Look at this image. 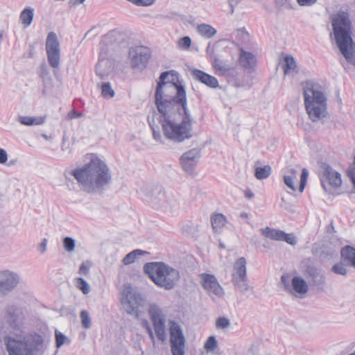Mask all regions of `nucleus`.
Masks as SVG:
<instances>
[{"label": "nucleus", "mask_w": 355, "mask_h": 355, "mask_svg": "<svg viewBox=\"0 0 355 355\" xmlns=\"http://www.w3.org/2000/svg\"><path fill=\"white\" fill-rule=\"evenodd\" d=\"M304 104L309 117L316 121L325 116L326 98L318 87L311 82L302 83Z\"/></svg>", "instance_id": "20e7f679"}, {"label": "nucleus", "mask_w": 355, "mask_h": 355, "mask_svg": "<svg viewBox=\"0 0 355 355\" xmlns=\"http://www.w3.org/2000/svg\"><path fill=\"white\" fill-rule=\"evenodd\" d=\"M340 254L343 260L349 261L352 266L355 268V248L347 245L341 250Z\"/></svg>", "instance_id": "b1692460"}, {"label": "nucleus", "mask_w": 355, "mask_h": 355, "mask_svg": "<svg viewBox=\"0 0 355 355\" xmlns=\"http://www.w3.org/2000/svg\"><path fill=\"white\" fill-rule=\"evenodd\" d=\"M86 158L89 159L88 163L71 172L77 182L83 185L97 187L108 184L112 175L106 163L94 153L87 154Z\"/></svg>", "instance_id": "f03ea898"}, {"label": "nucleus", "mask_w": 355, "mask_h": 355, "mask_svg": "<svg viewBox=\"0 0 355 355\" xmlns=\"http://www.w3.org/2000/svg\"><path fill=\"white\" fill-rule=\"evenodd\" d=\"M297 170L293 168H288L285 171L284 182L285 184L292 191H296L294 181L297 178Z\"/></svg>", "instance_id": "6ab92c4d"}, {"label": "nucleus", "mask_w": 355, "mask_h": 355, "mask_svg": "<svg viewBox=\"0 0 355 355\" xmlns=\"http://www.w3.org/2000/svg\"><path fill=\"white\" fill-rule=\"evenodd\" d=\"M347 175L351 179L352 183L355 186V156L354 158V162L352 166L349 168L347 171Z\"/></svg>", "instance_id": "79ce46f5"}, {"label": "nucleus", "mask_w": 355, "mask_h": 355, "mask_svg": "<svg viewBox=\"0 0 355 355\" xmlns=\"http://www.w3.org/2000/svg\"><path fill=\"white\" fill-rule=\"evenodd\" d=\"M334 272L339 275H345L347 273V270L343 263H336L332 267Z\"/></svg>", "instance_id": "a19ab883"}, {"label": "nucleus", "mask_w": 355, "mask_h": 355, "mask_svg": "<svg viewBox=\"0 0 355 355\" xmlns=\"http://www.w3.org/2000/svg\"><path fill=\"white\" fill-rule=\"evenodd\" d=\"M130 55L133 67L139 66L146 67L151 58V51L150 48L145 46H137L131 48Z\"/></svg>", "instance_id": "9b49d317"}, {"label": "nucleus", "mask_w": 355, "mask_h": 355, "mask_svg": "<svg viewBox=\"0 0 355 355\" xmlns=\"http://www.w3.org/2000/svg\"><path fill=\"white\" fill-rule=\"evenodd\" d=\"M189 160V155L187 153H184L182 157H181V164L182 165L183 167H185L186 164H187V162Z\"/></svg>", "instance_id": "09e8293b"}, {"label": "nucleus", "mask_w": 355, "mask_h": 355, "mask_svg": "<svg viewBox=\"0 0 355 355\" xmlns=\"http://www.w3.org/2000/svg\"><path fill=\"white\" fill-rule=\"evenodd\" d=\"M340 254L343 260L349 261L352 266L355 268V248L347 245L341 250Z\"/></svg>", "instance_id": "393cba45"}, {"label": "nucleus", "mask_w": 355, "mask_h": 355, "mask_svg": "<svg viewBox=\"0 0 355 355\" xmlns=\"http://www.w3.org/2000/svg\"><path fill=\"white\" fill-rule=\"evenodd\" d=\"M153 134H154L155 137L156 138L155 132V131H153Z\"/></svg>", "instance_id": "5fc2aeb1"}, {"label": "nucleus", "mask_w": 355, "mask_h": 355, "mask_svg": "<svg viewBox=\"0 0 355 355\" xmlns=\"http://www.w3.org/2000/svg\"><path fill=\"white\" fill-rule=\"evenodd\" d=\"M282 282L285 285V286H287L288 285L289 282V277L288 275H282Z\"/></svg>", "instance_id": "8fccbe9b"}, {"label": "nucleus", "mask_w": 355, "mask_h": 355, "mask_svg": "<svg viewBox=\"0 0 355 355\" xmlns=\"http://www.w3.org/2000/svg\"><path fill=\"white\" fill-rule=\"evenodd\" d=\"M26 343L12 338L6 340V348L9 355H24Z\"/></svg>", "instance_id": "f3484780"}, {"label": "nucleus", "mask_w": 355, "mask_h": 355, "mask_svg": "<svg viewBox=\"0 0 355 355\" xmlns=\"http://www.w3.org/2000/svg\"><path fill=\"white\" fill-rule=\"evenodd\" d=\"M211 63L214 73L218 76H225L230 71V67L216 58H214Z\"/></svg>", "instance_id": "4be33fe9"}, {"label": "nucleus", "mask_w": 355, "mask_h": 355, "mask_svg": "<svg viewBox=\"0 0 355 355\" xmlns=\"http://www.w3.org/2000/svg\"><path fill=\"white\" fill-rule=\"evenodd\" d=\"M309 176V171L306 168H303L302 171V173L300 175V187H299V191L300 193H302L304 190V188L306 185L307 180Z\"/></svg>", "instance_id": "72a5a7b5"}, {"label": "nucleus", "mask_w": 355, "mask_h": 355, "mask_svg": "<svg viewBox=\"0 0 355 355\" xmlns=\"http://www.w3.org/2000/svg\"><path fill=\"white\" fill-rule=\"evenodd\" d=\"M46 51L49 64L57 68L60 64V49L57 35L53 32L48 34L46 41Z\"/></svg>", "instance_id": "9d476101"}, {"label": "nucleus", "mask_w": 355, "mask_h": 355, "mask_svg": "<svg viewBox=\"0 0 355 355\" xmlns=\"http://www.w3.org/2000/svg\"><path fill=\"white\" fill-rule=\"evenodd\" d=\"M55 340H56V346L60 347L62 345L66 340V337L64 334L59 331H55Z\"/></svg>", "instance_id": "c03bdc74"}, {"label": "nucleus", "mask_w": 355, "mask_h": 355, "mask_svg": "<svg viewBox=\"0 0 355 355\" xmlns=\"http://www.w3.org/2000/svg\"><path fill=\"white\" fill-rule=\"evenodd\" d=\"M334 34L337 45L346 60L355 62V43L352 34V26L349 15L347 12H338L331 16Z\"/></svg>", "instance_id": "7ed1b4c3"}, {"label": "nucleus", "mask_w": 355, "mask_h": 355, "mask_svg": "<svg viewBox=\"0 0 355 355\" xmlns=\"http://www.w3.org/2000/svg\"><path fill=\"white\" fill-rule=\"evenodd\" d=\"M230 325V321L228 319L220 317L216 320V326L218 329H224Z\"/></svg>", "instance_id": "58836bf2"}, {"label": "nucleus", "mask_w": 355, "mask_h": 355, "mask_svg": "<svg viewBox=\"0 0 355 355\" xmlns=\"http://www.w3.org/2000/svg\"><path fill=\"white\" fill-rule=\"evenodd\" d=\"M135 312L136 316H138L137 312H136V311Z\"/></svg>", "instance_id": "4d7b16f0"}, {"label": "nucleus", "mask_w": 355, "mask_h": 355, "mask_svg": "<svg viewBox=\"0 0 355 355\" xmlns=\"http://www.w3.org/2000/svg\"><path fill=\"white\" fill-rule=\"evenodd\" d=\"M193 76L196 80L209 87L216 88L218 87V81L215 77L201 70L195 69L193 71Z\"/></svg>", "instance_id": "a211bd4d"}, {"label": "nucleus", "mask_w": 355, "mask_h": 355, "mask_svg": "<svg viewBox=\"0 0 355 355\" xmlns=\"http://www.w3.org/2000/svg\"><path fill=\"white\" fill-rule=\"evenodd\" d=\"M19 122L24 125H42L45 121L44 116H21L18 119Z\"/></svg>", "instance_id": "5701e85b"}, {"label": "nucleus", "mask_w": 355, "mask_h": 355, "mask_svg": "<svg viewBox=\"0 0 355 355\" xmlns=\"http://www.w3.org/2000/svg\"><path fill=\"white\" fill-rule=\"evenodd\" d=\"M8 160V155L6 152L2 149L0 148V164H4Z\"/></svg>", "instance_id": "de8ad7c7"}, {"label": "nucleus", "mask_w": 355, "mask_h": 355, "mask_svg": "<svg viewBox=\"0 0 355 355\" xmlns=\"http://www.w3.org/2000/svg\"><path fill=\"white\" fill-rule=\"evenodd\" d=\"M91 266L92 263L89 261L83 262L80 266L79 274L81 275H87Z\"/></svg>", "instance_id": "4c0bfd02"}, {"label": "nucleus", "mask_w": 355, "mask_h": 355, "mask_svg": "<svg viewBox=\"0 0 355 355\" xmlns=\"http://www.w3.org/2000/svg\"><path fill=\"white\" fill-rule=\"evenodd\" d=\"M64 246L66 250L71 252L75 248L74 241L69 237H67L64 239Z\"/></svg>", "instance_id": "ea45409f"}, {"label": "nucleus", "mask_w": 355, "mask_h": 355, "mask_svg": "<svg viewBox=\"0 0 355 355\" xmlns=\"http://www.w3.org/2000/svg\"><path fill=\"white\" fill-rule=\"evenodd\" d=\"M350 355H355V352L354 353H352Z\"/></svg>", "instance_id": "13d9d810"}, {"label": "nucleus", "mask_w": 355, "mask_h": 355, "mask_svg": "<svg viewBox=\"0 0 355 355\" xmlns=\"http://www.w3.org/2000/svg\"><path fill=\"white\" fill-rule=\"evenodd\" d=\"M170 340L173 355H183L185 339L180 325L175 321H170Z\"/></svg>", "instance_id": "1a4fd4ad"}, {"label": "nucleus", "mask_w": 355, "mask_h": 355, "mask_svg": "<svg viewBox=\"0 0 355 355\" xmlns=\"http://www.w3.org/2000/svg\"><path fill=\"white\" fill-rule=\"evenodd\" d=\"M245 197L249 198V199L253 197V193L250 190L245 191Z\"/></svg>", "instance_id": "3c124183"}, {"label": "nucleus", "mask_w": 355, "mask_h": 355, "mask_svg": "<svg viewBox=\"0 0 355 355\" xmlns=\"http://www.w3.org/2000/svg\"><path fill=\"white\" fill-rule=\"evenodd\" d=\"M143 327L146 329L150 339L152 340L153 343H155V336L153 331V329L149 324V322L147 320H144L142 322Z\"/></svg>", "instance_id": "37998d69"}, {"label": "nucleus", "mask_w": 355, "mask_h": 355, "mask_svg": "<svg viewBox=\"0 0 355 355\" xmlns=\"http://www.w3.org/2000/svg\"><path fill=\"white\" fill-rule=\"evenodd\" d=\"M321 186L326 192H331L342 185L341 175L328 165H324L319 175Z\"/></svg>", "instance_id": "0eeeda50"}, {"label": "nucleus", "mask_w": 355, "mask_h": 355, "mask_svg": "<svg viewBox=\"0 0 355 355\" xmlns=\"http://www.w3.org/2000/svg\"><path fill=\"white\" fill-rule=\"evenodd\" d=\"M144 253L143 251L140 250H135L132 252L128 253L123 259V262L124 264L128 265L132 263L135 261V259L138 255H141Z\"/></svg>", "instance_id": "7c9ffc66"}, {"label": "nucleus", "mask_w": 355, "mask_h": 355, "mask_svg": "<svg viewBox=\"0 0 355 355\" xmlns=\"http://www.w3.org/2000/svg\"><path fill=\"white\" fill-rule=\"evenodd\" d=\"M46 241L44 240V241L41 243L42 251L44 252L46 250Z\"/></svg>", "instance_id": "603ef678"}, {"label": "nucleus", "mask_w": 355, "mask_h": 355, "mask_svg": "<svg viewBox=\"0 0 355 355\" xmlns=\"http://www.w3.org/2000/svg\"><path fill=\"white\" fill-rule=\"evenodd\" d=\"M227 223L225 216L222 214H214L211 216V223L214 230L222 229Z\"/></svg>", "instance_id": "a878e982"}, {"label": "nucleus", "mask_w": 355, "mask_h": 355, "mask_svg": "<svg viewBox=\"0 0 355 355\" xmlns=\"http://www.w3.org/2000/svg\"><path fill=\"white\" fill-rule=\"evenodd\" d=\"M197 30L202 37L207 38H210L216 33V30L214 27L206 24L198 25Z\"/></svg>", "instance_id": "bb28decb"}, {"label": "nucleus", "mask_w": 355, "mask_h": 355, "mask_svg": "<svg viewBox=\"0 0 355 355\" xmlns=\"http://www.w3.org/2000/svg\"><path fill=\"white\" fill-rule=\"evenodd\" d=\"M155 104L164 117L169 114L175 106L185 110L186 92L179 80V75L173 71L163 72L155 92Z\"/></svg>", "instance_id": "f257e3e1"}, {"label": "nucleus", "mask_w": 355, "mask_h": 355, "mask_svg": "<svg viewBox=\"0 0 355 355\" xmlns=\"http://www.w3.org/2000/svg\"><path fill=\"white\" fill-rule=\"evenodd\" d=\"M148 313L158 339L162 342L165 341L166 339L165 315L162 310L157 304H150Z\"/></svg>", "instance_id": "6e6552de"}, {"label": "nucleus", "mask_w": 355, "mask_h": 355, "mask_svg": "<svg viewBox=\"0 0 355 355\" xmlns=\"http://www.w3.org/2000/svg\"><path fill=\"white\" fill-rule=\"evenodd\" d=\"M150 279L159 286L173 288L180 279L178 271L162 263H149L144 267Z\"/></svg>", "instance_id": "423d86ee"}, {"label": "nucleus", "mask_w": 355, "mask_h": 355, "mask_svg": "<svg viewBox=\"0 0 355 355\" xmlns=\"http://www.w3.org/2000/svg\"><path fill=\"white\" fill-rule=\"evenodd\" d=\"M239 60L241 64L245 68L254 67L257 62L256 58L253 54L243 50H241Z\"/></svg>", "instance_id": "aec40b11"}, {"label": "nucleus", "mask_w": 355, "mask_h": 355, "mask_svg": "<svg viewBox=\"0 0 355 355\" xmlns=\"http://www.w3.org/2000/svg\"><path fill=\"white\" fill-rule=\"evenodd\" d=\"M177 109L183 112L181 121L176 122L166 119L162 121V125L166 138L181 142L192 137L193 119L188 112L187 106H185V110H181L179 107Z\"/></svg>", "instance_id": "39448f33"}, {"label": "nucleus", "mask_w": 355, "mask_h": 355, "mask_svg": "<svg viewBox=\"0 0 355 355\" xmlns=\"http://www.w3.org/2000/svg\"><path fill=\"white\" fill-rule=\"evenodd\" d=\"M18 282L19 279L16 274L9 271L0 272V293L11 291Z\"/></svg>", "instance_id": "4468645a"}, {"label": "nucleus", "mask_w": 355, "mask_h": 355, "mask_svg": "<svg viewBox=\"0 0 355 355\" xmlns=\"http://www.w3.org/2000/svg\"><path fill=\"white\" fill-rule=\"evenodd\" d=\"M135 312L136 316H138L137 312H136V311Z\"/></svg>", "instance_id": "6e6d98bb"}, {"label": "nucleus", "mask_w": 355, "mask_h": 355, "mask_svg": "<svg viewBox=\"0 0 355 355\" xmlns=\"http://www.w3.org/2000/svg\"><path fill=\"white\" fill-rule=\"evenodd\" d=\"M80 318L83 326L87 329L91 325L90 318L87 311H82L80 313Z\"/></svg>", "instance_id": "e433bc0d"}, {"label": "nucleus", "mask_w": 355, "mask_h": 355, "mask_svg": "<svg viewBox=\"0 0 355 355\" xmlns=\"http://www.w3.org/2000/svg\"><path fill=\"white\" fill-rule=\"evenodd\" d=\"M261 234L266 238L277 241H285L290 245L296 243L295 237L293 234H286L284 231L271 229L268 227L261 230Z\"/></svg>", "instance_id": "f8f14e48"}, {"label": "nucleus", "mask_w": 355, "mask_h": 355, "mask_svg": "<svg viewBox=\"0 0 355 355\" xmlns=\"http://www.w3.org/2000/svg\"><path fill=\"white\" fill-rule=\"evenodd\" d=\"M284 73H288L296 68V64L293 57L286 56L284 58Z\"/></svg>", "instance_id": "c756f323"}, {"label": "nucleus", "mask_w": 355, "mask_h": 355, "mask_svg": "<svg viewBox=\"0 0 355 355\" xmlns=\"http://www.w3.org/2000/svg\"><path fill=\"white\" fill-rule=\"evenodd\" d=\"M294 291L299 295H304L308 291V284L302 277H295L292 279Z\"/></svg>", "instance_id": "412c9836"}, {"label": "nucleus", "mask_w": 355, "mask_h": 355, "mask_svg": "<svg viewBox=\"0 0 355 355\" xmlns=\"http://www.w3.org/2000/svg\"><path fill=\"white\" fill-rule=\"evenodd\" d=\"M298 4L302 6H309L314 4L317 0H297Z\"/></svg>", "instance_id": "49530a36"}, {"label": "nucleus", "mask_w": 355, "mask_h": 355, "mask_svg": "<svg viewBox=\"0 0 355 355\" xmlns=\"http://www.w3.org/2000/svg\"><path fill=\"white\" fill-rule=\"evenodd\" d=\"M75 283H76V287L79 290H80L84 294L86 295V294L89 293V292L90 291L89 286L88 285L87 282L85 281L83 278H81V277L76 278Z\"/></svg>", "instance_id": "2f4dec72"}, {"label": "nucleus", "mask_w": 355, "mask_h": 355, "mask_svg": "<svg viewBox=\"0 0 355 355\" xmlns=\"http://www.w3.org/2000/svg\"><path fill=\"white\" fill-rule=\"evenodd\" d=\"M19 18L25 27L28 26L33 19V9L31 8H25L21 12Z\"/></svg>", "instance_id": "cd10ccee"}, {"label": "nucleus", "mask_w": 355, "mask_h": 355, "mask_svg": "<svg viewBox=\"0 0 355 355\" xmlns=\"http://www.w3.org/2000/svg\"><path fill=\"white\" fill-rule=\"evenodd\" d=\"M271 173V168L268 165L258 166L255 168L254 175L258 180H263L268 178Z\"/></svg>", "instance_id": "c85d7f7f"}, {"label": "nucleus", "mask_w": 355, "mask_h": 355, "mask_svg": "<svg viewBox=\"0 0 355 355\" xmlns=\"http://www.w3.org/2000/svg\"><path fill=\"white\" fill-rule=\"evenodd\" d=\"M82 116L83 114L81 113H78L74 109H73L67 114V119L71 120L75 118L80 117Z\"/></svg>", "instance_id": "a18cd8bd"}, {"label": "nucleus", "mask_w": 355, "mask_h": 355, "mask_svg": "<svg viewBox=\"0 0 355 355\" xmlns=\"http://www.w3.org/2000/svg\"><path fill=\"white\" fill-rule=\"evenodd\" d=\"M218 347V342L213 336H209L205 343L204 348L207 352H212Z\"/></svg>", "instance_id": "473e14b6"}, {"label": "nucleus", "mask_w": 355, "mask_h": 355, "mask_svg": "<svg viewBox=\"0 0 355 355\" xmlns=\"http://www.w3.org/2000/svg\"><path fill=\"white\" fill-rule=\"evenodd\" d=\"M246 261L243 257L239 258L234 263L233 281L235 284L239 285L241 282L246 281Z\"/></svg>", "instance_id": "dca6fc26"}, {"label": "nucleus", "mask_w": 355, "mask_h": 355, "mask_svg": "<svg viewBox=\"0 0 355 355\" xmlns=\"http://www.w3.org/2000/svg\"><path fill=\"white\" fill-rule=\"evenodd\" d=\"M200 278L202 287L210 294L219 297L223 295V289L213 275L203 273L200 275Z\"/></svg>", "instance_id": "ddd939ff"}, {"label": "nucleus", "mask_w": 355, "mask_h": 355, "mask_svg": "<svg viewBox=\"0 0 355 355\" xmlns=\"http://www.w3.org/2000/svg\"><path fill=\"white\" fill-rule=\"evenodd\" d=\"M102 95L105 98H112L114 95L113 89L109 83H104L102 85Z\"/></svg>", "instance_id": "c9c22d12"}, {"label": "nucleus", "mask_w": 355, "mask_h": 355, "mask_svg": "<svg viewBox=\"0 0 355 355\" xmlns=\"http://www.w3.org/2000/svg\"><path fill=\"white\" fill-rule=\"evenodd\" d=\"M1 39V36L0 35V40Z\"/></svg>", "instance_id": "bf43d9fd"}, {"label": "nucleus", "mask_w": 355, "mask_h": 355, "mask_svg": "<svg viewBox=\"0 0 355 355\" xmlns=\"http://www.w3.org/2000/svg\"><path fill=\"white\" fill-rule=\"evenodd\" d=\"M191 44V40L189 37L185 36L180 38L178 42V46L182 50H187Z\"/></svg>", "instance_id": "f704fd0d"}, {"label": "nucleus", "mask_w": 355, "mask_h": 355, "mask_svg": "<svg viewBox=\"0 0 355 355\" xmlns=\"http://www.w3.org/2000/svg\"><path fill=\"white\" fill-rule=\"evenodd\" d=\"M85 0H74L76 3H83Z\"/></svg>", "instance_id": "864d4df0"}, {"label": "nucleus", "mask_w": 355, "mask_h": 355, "mask_svg": "<svg viewBox=\"0 0 355 355\" xmlns=\"http://www.w3.org/2000/svg\"><path fill=\"white\" fill-rule=\"evenodd\" d=\"M143 299L139 295L128 291L121 300L122 304L125 306V309L128 313H134L139 306L141 304Z\"/></svg>", "instance_id": "2eb2a0df"}]
</instances>
